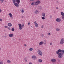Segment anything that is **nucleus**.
Masks as SVG:
<instances>
[{
  "label": "nucleus",
  "instance_id": "nucleus-48",
  "mask_svg": "<svg viewBox=\"0 0 64 64\" xmlns=\"http://www.w3.org/2000/svg\"><path fill=\"white\" fill-rule=\"evenodd\" d=\"M4 37H5V38H7V36H4Z\"/></svg>",
  "mask_w": 64,
  "mask_h": 64
},
{
  "label": "nucleus",
  "instance_id": "nucleus-42",
  "mask_svg": "<svg viewBox=\"0 0 64 64\" xmlns=\"http://www.w3.org/2000/svg\"><path fill=\"white\" fill-rule=\"evenodd\" d=\"M24 46L25 47H26V46H27V45L26 44H25Z\"/></svg>",
  "mask_w": 64,
  "mask_h": 64
},
{
  "label": "nucleus",
  "instance_id": "nucleus-28",
  "mask_svg": "<svg viewBox=\"0 0 64 64\" xmlns=\"http://www.w3.org/2000/svg\"><path fill=\"white\" fill-rule=\"evenodd\" d=\"M42 20H44L45 19V18L44 17H42Z\"/></svg>",
  "mask_w": 64,
  "mask_h": 64
},
{
  "label": "nucleus",
  "instance_id": "nucleus-6",
  "mask_svg": "<svg viewBox=\"0 0 64 64\" xmlns=\"http://www.w3.org/2000/svg\"><path fill=\"white\" fill-rule=\"evenodd\" d=\"M34 24H35V26L36 28H38L39 26V25L35 21L34 22Z\"/></svg>",
  "mask_w": 64,
  "mask_h": 64
},
{
  "label": "nucleus",
  "instance_id": "nucleus-32",
  "mask_svg": "<svg viewBox=\"0 0 64 64\" xmlns=\"http://www.w3.org/2000/svg\"><path fill=\"white\" fill-rule=\"evenodd\" d=\"M52 16H50V19H52Z\"/></svg>",
  "mask_w": 64,
  "mask_h": 64
},
{
  "label": "nucleus",
  "instance_id": "nucleus-14",
  "mask_svg": "<svg viewBox=\"0 0 64 64\" xmlns=\"http://www.w3.org/2000/svg\"><path fill=\"white\" fill-rule=\"evenodd\" d=\"M9 36L10 38H12L13 37V34H10L9 35Z\"/></svg>",
  "mask_w": 64,
  "mask_h": 64
},
{
  "label": "nucleus",
  "instance_id": "nucleus-27",
  "mask_svg": "<svg viewBox=\"0 0 64 64\" xmlns=\"http://www.w3.org/2000/svg\"><path fill=\"white\" fill-rule=\"evenodd\" d=\"M0 2L2 3H3L4 2V0H0Z\"/></svg>",
  "mask_w": 64,
  "mask_h": 64
},
{
  "label": "nucleus",
  "instance_id": "nucleus-5",
  "mask_svg": "<svg viewBox=\"0 0 64 64\" xmlns=\"http://www.w3.org/2000/svg\"><path fill=\"white\" fill-rule=\"evenodd\" d=\"M56 21L57 22H60L61 21V19L58 18L56 19Z\"/></svg>",
  "mask_w": 64,
  "mask_h": 64
},
{
  "label": "nucleus",
  "instance_id": "nucleus-22",
  "mask_svg": "<svg viewBox=\"0 0 64 64\" xmlns=\"http://www.w3.org/2000/svg\"><path fill=\"white\" fill-rule=\"evenodd\" d=\"M61 15H62V16H64V12H61Z\"/></svg>",
  "mask_w": 64,
  "mask_h": 64
},
{
  "label": "nucleus",
  "instance_id": "nucleus-45",
  "mask_svg": "<svg viewBox=\"0 0 64 64\" xmlns=\"http://www.w3.org/2000/svg\"><path fill=\"white\" fill-rule=\"evenodd\" d=\"M46 42L44 43V45H45V46H46Z\"/></svg>",
  "mask_w": 64,
  "mask_h": 64
},
{
  "label": "nucleus",
  "instance_id": "nucleus-36",
  "mask_svg": "<svg viewBox=\"0 0 64 64\" xmlns=\"http://www.w3.org/2000/svg\"><path fill=\"white\" fill-rule=\"evenodd\" d=\"M1 12H2V10L0 9V13H1Z\"/></svg>",
  "mask_w": 64,
  "mask_h": 64
},
{
  "label": "nucleus",
  "instance_id": "nucleus-4",
  "mask_svg": "<svg viewBox=\"0 0 64 64\" xmlns=\"http://www.w3.org/2000/svg\"><path fill=\"white\" fill-rule=\"evenodd\" d=\"M40 3L41 2L39 1H37L35 2V5H39L40 4Z\"/></svg>",
  "mask_w": 64,
  "mask_h": 64
},
{
  "label": "nucleus",
  "instance_id": "nucleus-23",
  "mask_svg": "<svg viewBox=\"0 0 64 64\" xmlns=\"http://www.w3.org/2000/svg\"><path fill=\"white\" fill-rule=\"evenodd\" d=\"M7 62L8 63H10L11 61H10V60H8L7 61Z\"/></svg>",
  "mask_w": 64,
  "mask_h": 64
},
{
  "label": "nucleus",
  "instance_id": "nucleus-1",
  "mask_svg": "<svg viewBox=\"0 0 64 64\" xmlns=\"http://www.w3.org/2000/svg\"><path fill=\"white\" fill-rule=\"evenodd\" d=\"M18 26L19 27V29L20 30H21L24 27V24L21 25V24H18Z\"/></svg>",
  "mask_w": 64,
  "mask_h": 64
},
{
  "label": "nucleus",
  "instance_id": "nucleus-21",
  "mask_svg": "<svg viewBox=\"0 0 64 64\" xmlns=\"http://www.w3.org/2000/svg\"><path fill=\"white\" fill-rule=\"evenodd\" d=\"M12 32H14L15 31V28H13L12 29Z\"/></svg>",
  "mask_w": 64,
  "mask_h": 64
},
{
  "label": "nucleus",
  "instance_id": "nucleus-26",
  "mask_svg": "<svg viewBox=\"0 0 64 64\" xmlns=\"http://www.w3.org/2000/svg\"><path fill=\"white\" fill-rule=\"evenodd\" d=\"M29 50L30 51H32L33 50V49L32 48H30L29 49Z\"/></svg>",
  "mask_w": 64,
  "mask_h": 64
},
{
  "label": "nucleus",
  "instance_id": "nucleus-7",
  "mask_svg": "<svg viewBox=\"0 0 64 64\" xmlns=\"http://www.w3.org/2000/svg\"><path fill=\"white\" fill-rule=\"evenodd\" d=\"M14 4L17 7H19V4H17V3H14Z\"/></svg>",
  "mask_w": 64,
  "mask_h": 64
},
{
  "label": "nucleus",
  "instance_id": "nucleus-50",
  "mask_svg": "<svg viewBox=\"0 0 64 64\" xmlns=\"http://www.w3.org/2000/svg\"><path fill=\"white\" fill-rule=\"evenodd\" d=\"M24 18V16H22V18Z\"/></svg>",
  "mask_w": 64,
  "mask_h": 64
},
{
  "label": "nucleus",
  "instance_id": "nucleus-19",
  "mask_svg": "<svg viewBox=\"0 0 64 64\" xmlns=\"http://www.w3.org/2000/svg\"><path fill=\"white\" fill-rule=\"evenodd\" d=\"M35 2H33L32 3L31 5H32V6H34V5H35Z\"/></svg>",
  "mask_w": 64,
  "mask_h": 64
},
{
  "label": "nucleus",
  "instance_id": "nucleus-35",
  "mask_svg": "<svg viewBox=\"0 0 64 64\" xmlns=\"http://www.w3.org/2000/svg\"><path fill=\"white\" fill-rule=\"evenodd\" d=\"M25 60V62H27V60Z\"/></svg>",
  "mask_w": 64,
  "mask_h": 64
},
{
  "label": "nucleus",
  "instance_id": "nucleus-17",
  "mask_svg": "<svg viewBox=\"0 0 64 64\" xmlns=\"http://www.w3.org/2000/svg\"><path fill=\"white\" fill-rule=\"evenodd\" d=\"M38 62L40 63H42L43 62V60L41 59H40L38 60Z\"/></svg>",
  "mask_w": 64,
  "mask_h": 64
},
{
  "label": "nucleus",
  "instance_id": "nucleus-34",
  "mask_svg": "<svg viewBox=\"0 0 64 64\" xmlns=\"http://www.w3.org/2000/svg\"><path fill=\"white\" fill-rule=\"evenodd\" d=\"M28 25H30V22H28Z\"/></svg>",
  "mask_w": 64,
  "mask_h": 64
},
{
  "label": "nucleus",
  "instance_id": "nucleus-18",
  "mask_svg": "<svg viewBox=\"0 0 64 64\" xmlns=\"http://www.w3.org/2000/svg\"><path fill=\"white\" fill-rule=\"evenodd\" d=\"M8 25L9 27H12V24L11 23L8 24Z\"/></svg>",
  "mask_w": 64,
  "mask_h": 64
},
{
  "label": "nucleus",
  "instance_id": "nucleus-20",
  "mask_svg": "<svg viewBox=\"0 0 64 64\" xmlns=\"http://www.w3.org/2000/svg\"><path fill=\"white\" fill-rule=\"evenodd\" d=\"M38 8L39 9H42V7L41 6H38Z\"/></svg>",
  "mask_w": 64,
  "mask_h": 64
},
{
  "label": "nucleus",
  "instance_id": "nucleus-2",
  "mask_svg": "<svg viewBox=\"0 0 64 64\" xmlns=\"http://www.w3.org/2000/svg\"><path fill=\"white\" fill-rule=\"evenodd\" d=\"M38 55L39 56H42L43 55V53L42 52V51L40 50H38Z\"/></svg>",
  "mask_w": 64,
  "mask_h": 64
},
{
  "label": "nucleus",
  "instance_id": "nucleus-15",
  "mask_svg": "<svg viewBox=\"0 0 64 64\" xmlns=\"http://www.w3.org/2000/svg\"><path fill=\"white\" fill-rule=\"evenodd\" d=\"M16 2L18 4H19L20 3V0H16Z\"/></svg>",
  "mask_w": 64,
  "mask_h": 64
},
{
  "label": "nucleus",
  "instance_id": "nucleus-41",
  "mask_svg": "<svg viewBox=\"0 0 64 64\" xmlns=\"http://www.w3.org/2000/svg\"><path fill=\"white\" fill-rule=\"evenodd\" d=\"M5 28H8V26H5Z\"/></svg>",
  "mask_w": 64,
  "mask_h": 64
},
{
  "label": "nucleus",
  "instance_id": "nucleus-30",
  "mask_svg": "<svg viewBox=\"0 0 64 64\" xmlns=\"http://www.w3.org/2000/svg\"><path fill=\"white\" fill-rule=\"evenodd\" d=\"M30 1H32V2H33L35 1V0H30Z\"/></svg>",
  "mask_w": 64,
  "mask_h": 64
},
{
  "label": "nucleus",
  "instance_id": "nucleus-40",
  "mask_svg": "<svg viewBox=\"0 0 64 64\" xmlns=\"http://www.w3.org/2000/svg\"><path fill=\"white\" fill-rule=\"evenodd\" d=\"M3 21V20L2 19H0V21Z\"/></svg>",
  "mask_w": 64,
  "mask_h": 64
},
{
  "label": "nucleus",
  "instance_id": "nucleus-51",
  "mask_svg": "<svg viewBox=\"0 0 64 64\" xmlns=\"http://www.w3.org/2000/svg\"><path fill=\"white\" fill-rule=\"evenodd\" d=\"M0 50H1V48H0Z\"/></svg>",
  "mask_w": 64,
  "mask_h": 64
},
{
  "label": "nucleus",
  "instance_id": "nucleus-37",
  "mask_svg": "<svg viewBox=\"0 0 64 64\" xmlns=\"http://www.w3.org/2000/svg\"><path fill=\"white\" fill-rule=\"evenodd\" d=\"M48 35H49V36L51 35V34L50 33H48Z\"/></svg>",
  "mask_w": 64,
  "mask_h": 64
},
{
  "label": "nucleus",
  "instance_id": "nucleus-9",
  "mask_svg": "<svg viewBox=\"0 0 64 64\" xmlns=\"http://www.w3.org/2000/svg\"><path fill=\"white\" fill-rule=\"evenodd\" d=\"M34 13L35 14H38L39 13V11L38 10H35L34 12Z\"/></svg>",
  "mask_w": 64,
  "mask_h": 64
},
{
  "label": "nucleus",
  "instance_id": "nucleus-12",
  "mask_svg": "<svg viewBox=\"0 0 64 64\" xmlns=\"http://www.w3.org/2000/svg\"><path fill=\"white\" fill-rule=\"evenodd\" d=\"M21 12V13H24L25 11H24V9L23 8L21 10H20Z\"/></svg>",
  "mask_w": 64,
  "mask_h": 64
},
{
  "label": "nucleus",
  "instance_id": "nucleus-16",
  "mask_svg": "<svg viewBox=\"0 0 64 64\" xmlns=\"http://www.w3.org/2000/svg\"><path fill=\"white\" fill-rule=\"evenodd\" d=\"M42 16L43 17H45L46 16V14L44 12H43L42 14Z\"/></svg>",
  "mask_w": 64,
  "mask_h": 64
},
{
  "label": "nucleus",
  "instance_id": "nucleus-43",
  "mask_svg": "<svg viewBox=\"0 0 64 64\" xmlns=\"http://www.w3.org/2000/svg\"><path fill=\"white\" fill-rule=\"evenodd\" d=\"M41 28H44V26H42Z\"/></svg>",
  "mask_w": 64,
  "mask_h": 64
},
{
  "label": "nucleus",
  "instance_id": "nucleus-53",
  "mask_svg": "<svg viewBox=\"0 0 64 64\" xmlns=\"http://www.w3.org/2000/svg\"><path fill=\"white\" fill-rule=\"evenodd\" d=\"M20 40H21L20 39Z\"/></svg>",
  "mask_w": 64,
  "mask_h": 64
},
{
  "label": "nucleus",
  "instance_id": "nucleus-10",
  "mask_svg": "<svg viewBox=\"0 0 64 64\" xmlns=\"http://www.w3.org/2000/svg\"><path fill=\"white\" fill-rule=\"evenodd\" d=\"M44 44V42H40L39 44V45L41 46L42 45H43Z\"/></svg>",
  "mask_w": 64,
  "mask_h": 64
},
{
  "label": "nucleus",
  "instance_id": "nucleus-44",
  "mask_svg": "<svg viewBox=\"0 0 64 64\" xmlns=\"http://www.w3.org/2000/svg\"><path fill=\"white\" fill-rule=\"evenodd\" d=\"M42 37H44V34H42Z\"/></svg>",
  "mask_w": 64,
  "mask_h": 64
},
{
  "label": "nucleus",
  "instance_id": "nucleus-46",
  "mask_svg": "<svg viewBox=\"0 0 64 64\" xmlns=\"http://www.w3.org/2000/svg\"><path fill=\"white\" fill-rule=\"evenodd\" d=\"M29 64H32V62H30Z\"/></svg>",
  "mask_w": 64,
  "mask_h": 64
},
{
  "label": "nucleus",
  "instance_id": "nucleus-47",
  "mask_svg": "<svg viewBox=\"0 0 64 64\" xmlns=\"http://www.w3.org/2000/svg\"><path fill=\"white\" fill-rule=\"evenodd\" d=\"M56 9H59V8H58V7H57L56 8Z\"/></svg>",
  "mask_w": 64,
  "mask_h": 64
},
{
  "label": "nucleus",
  "instance_id": "nucleus-8",
  "mask_svg": "<svg viewBox=\"0 0 64 64\" xmlns=\"http://www.w3.org/2000/svg\"><path fill=\"white\" fill-rule=\"evenodd\" d=\"M32 58L34 59V60H35L36 59V57L35 56H32Z\"/></svg>",
  "mask_w": 64,
  "mask_h": 64
},
{
  "label": "nucleus",
  "instance_id": "nucleus-25",
  "mask_svg": "<svg viewBox=\"0 0 64 64\" xmlns=\"http://www.w3.org/2000/svg\"><path fill=\"white\" fill-rule=\"evenodd\" d=\"M12 1L14 3H16V0H12Z\"/></svg>",
  "mask_w": 64,
  "mask_h": 64
},
{
  "label": "nucleus",
  "instance_id": "nucleus-52",
  "mask_svg": "<svg viewBox=\"0 0 64 64\" xmlns=\"http://www.w3.org/2000/svg\"><path fill=\"white\" fill-rule=\"evenodd\" d=\"M52 1H54V0H52Z\"/></svg>",
  "mask_w": 64,
  "mask_h": 64
},
{
  "label": "nucleus",
  "instance_id": "nucleus-33",
  "mask_svg": "<svg viewBox=\"0 0 64 64\" xmlns=\"http://www.w3.org/2000/svg\"><path fill=\"white\" fill-rule=\"evenodd\" d=\"M62 19H63V20H64V16H63L62 17Z\"/></svg>",
  "mask_w": 64,
  "mask_h": 64
},
{
  "label": "nucleus",
  "instance_id": "nucleus-3",
  "mask_svg": "<svg viewBox=\"0 0 64 64\" xmlns=\"http://www.w3.org/2000/svg\"><path fill=\"white\" fill-rule=\"evenodd\" d=\"M64 43V38H62L61 39L60 42V44H62L63 45Z\"/></svg>",
  "mask_w": 64,
  "mask_h": 64
},
{
  "label": "nucleus",
  "instance_id": "nucleus-31",
  "mask_svg": "<svg viewBox=\"0 0 64 64\" xmlns=\"http://www.w3.org/2000/svg\"><path fill=\"white\" fill-rule=\"evenodd\" d=\"M0 64H3V62H0Z\"/></svg>",
  "mask_w": 64,
  "mask_h": 64
},
{
  "label": "nucleus",
  "instance_id": "nucleus-29",
  "mask_svg": "<svg viewBox=\"0 0 64 64\" xmlns=\"http://www.w3.org/2000/svg\"><path fill=\"white\" fill-rule=\"evenodd\" d=\"M50 45H51V46H52V45H53V44H52V43L51 42V43H50Z\"/></svg>",
  "mask_w": 64,
  "mask_h": 64
},
{
  "label": "nucleus",
  "instance_id": "nucleus-11",
  "mask_svg": "<svg viewBox=\"0 0 64 64\" xmlns=\"http://www.w3.org/2000/svg\"><path fill=\"white\" fill-rule=\"evenodd\" d=\"M51 61L52 62H55L56 61V60L55 59L53 58L51 60Z\"/></svg>",
  "mask_w": 64,
  "mask_h": 64
},
{
  "label": "nucleus",
  "instance_id": "nucleus-13",
  "mask_svg": "<svg viewBox=\"0 0 64 64\" xmlns=\"http://www.w3.org/2000/svg\"><path fill=\"white\" fill-rule=\"evenodd\" d=\"M8 15L9 16H10V17H11L12 18H13V15L11 14V13H10Z\"/></svg>",
  "mask_w": 64,
  "mask_h": 64
},
{
  "label": "nucleus",
  "instance_id": "nucleus-49",
  "mask_svg": "<svg viewBox=\"0 0 64 64\" xmlns=\"http://www.w3.org/2000/svg\"><path fill=\"white\" fill-rule=\"evenodd\" d=\"M56 2L57 3H59V2H58V1H57Z\"/></svg>",
  "mask_w": 64,
  "mask_h": 64
},
{
  "label": "nucleus",
  "instance_id": "nucleus-24",
  "mask_svg": "<svg viewBox=\"0 0 64 64\" xmlns=\"http://www.w3.org/2000/svg\"><path fill=\"white\" fill-rule=\"evenodd\" d=\"M56 31H60V28H57L56 29Z\"/></svg>",
  "mask_w": 64,
  "mask_h": 64
},
{
  "label": "nucleus",
  "instance_id": "nucleus-39",
  "mask_svg": "<svg viewBox=\"0 0 64 64\" xmlns=\"http://www.w3.org/2000/svg\"><path fill=\"white\" fill-rule=\"evenodd\" d=\"M8 28V29H9V30H11V29L10 28Z\"/></svg>",
  "mask_w": 64,
  "mask_h": 64
},
{
  "label": "nucleus",
  "instance_id": "nucleus-38",
  "mask_svg": "<svg viewBox=\"0 0 64 64\" xmlns=\"http://www.w3.org/2000/svg\"><path fill=\"white\" fill-rule=\"evenodd\" d=\"M27 60V57H26L25 58H24V60Z\"/></svg>",
  "mask_w": 64,
  "mask_h": 64
}]
</instances>
